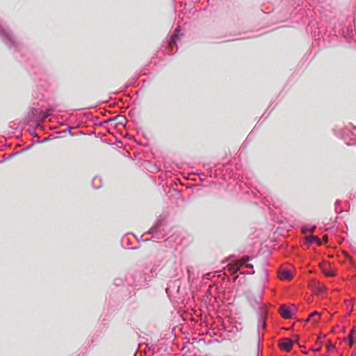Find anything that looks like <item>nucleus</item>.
I'll use <instances>...</instances> for the list:
<instances>
[{
  "mask_svg": "<svg viewBox=\"0 0 356 356\" xmlns=\"http://www.w3.org/2000/svg\"><path fill=\"white\" fill-rule=\"evenodd\" d=\"M0 36L4 44L9 49L15 51L21 50L19 42L15 39L8 27L0 24Z\"/></svg>",
  "mask_w": 356,
  "mask_h": 356,
  "instance_id": "f257e3e1",
  "label": "nucleus"
},
{
  "mask_svg": "<svg viewBox=\"0 0 356 356\" xmlns=\"http://www.w3.org/2000/svg\"><path fill=\"white\" fill-rule=\"evenodd\" d=\"M146 276L142 271H136L130 277L126 278L127 286L141 287L145 285Z\"/></svg>",
  "mask_w": 356,
  "mask_h": 356,
  "instance_id": "f03ea898",
  "label": "nucleus"
},
{
  "mask_svg": "<svg viewBox=\"0 0 356 356\" xmlns=\"http://www.w3.org/2000/svg\"><path fill=\"white\" fill-rule=\"evenodd\" d=\"M40 113H42V110L39 108H32L27 114L26 117V121L28 123L30 122H42V118H40Z\"/></svg>",
  "mask_w": 356,
  "mask_h": 356,
  "instance_id": "7ed1b4c3",
  "label": "nucleus"
},
{
  "mask_svg": "<svg viewBox=\"0 0 356 356\" xmlns=\"http://www.w3.org/2000/svg\"><path fill=\"white\" fill-rule=\"evenodd\" d=\"M181 282L179 280L171 281L168 284V287L165 289L166 293L168 296H170L174 293H178L180 288Z\"/></svg>",
  "mask_w": 356,
  "mask_h": 356,
  "instance_id": "20e7f679",
  "label": "nucleus"
},
{
  "mask_svg": "<svg viewBox=\"0 0 356 356\" xmlns=\"http://www.w3.org/2000/svg\"><path fill=\"white\" fill-rule=\"evenodd\" d=\"M266 320L257 319V348H259V344L262 336H261L260 331L266 330Z\"/></svg>",
  "mask_w": 356,
  "mask_h": 356,
  "instance_id": "39448f33",
  "label": "nucleus"
},
{
  "mask_svg": "<svg viewBox=\"0 0 356 356\" xmlns=\"http://www.w3.org/2000/svg\"><path fill=\"white\" fill-rule=\"evenodd\" d=\"M254 309L256 310L257 319L266 320L268 315V307L266 305L259 306Z\"/></svg>",
  "mask_w": 356,
  "mask_h": 356,
  "instance_id": "423d86ee",
  "label": "nucleus"
},
{
  "mask_svg": "<svg viewBox=\"0 0 356 356\" xmlns=\"http://www.w3.org/2000/svg\"><path fill=\"white\" fill-rule=\"evenodd\" d=\"M293 343H294L293 341H292L288 338H284L280 341L279 346L281 349H282L285 351H289L291 350V348H292Z\"/></svg>",
  "mask_w": 356,
  "mask_h": 356,
  "instance_id": "0eeeda50",
  "label": "nucleus"
},
{
  "mask_svg": "<svg viewBox=\"0 0 356 356\" xmlns=\"http://www.w3.org/2000/svg\"><path fill=\"white\" fill-rule=\"evenodd\" d=\"M263 300V291L259 292L258 294L254 296L253 300L251 301V305L254 309L259 307V306H263L262 304Z\"/></svg>",
  "mask_w": 356,
  "mask_h": 356,
  "instance_id": "6e6552de",
  "label": "nucleus"
},
{
  "mask_svg": "<svg viewBox=\"0 0 356 356\" xmlns=\"http://www.w3.org/2000/svg\"><path fill=\"white\" fill-rule=\"evenodd\" d=\"M280 313L284 318H290L292 317V313L290 309L285 305L280 307Z\"/></svg>",
  "mask_w": 356,
  "mask_h": 356,
  "instance_id": "1a4fd4ad",
  "label": "nucleus"
},
{
  "mask_svg": "<svg viewBox=\"0 0 356 356\" xmlns=\"http://www.w3.org/2000/svg\"><path fill=\"white\" fill-rule=\"evenodd\" d=\"M180 31V26H177L175 30V33L171 35L170 39L168 42V45L170 48H172L174 45H176L177 40L178 38V33Z\"/></svg>",
  "mask_w": 356,
  "mask_h": 356,
  "instance_id": "9d476101",
  "label": "nucleus"
},
{
  "mask_svg": "<svg viewBox=\"0 0 356 356\" xmlns=\"http://www.w3.org/2000/svg\"><path fill=\"white\" fill-rule=\"evenodd\" d=\"M279 277L281 280H289L292 278V275L289 270L282 269L279 272Z\"/></svg>",
  "mask_w": 356,
  "mask_h": 356,
  "instance_id": "9b49d317",
  "label": "nucleus"
},
{
  "mask_svg": "<svg viewBox=\"0 0 356 356\" xmlns=\"http://www.w3.org/2000/svg\"><path fill=\"white\" fill-rule=\"evenodd\" d=\"M161 225V221L158 220L155 223V225L149 229V231L147 233L149 234H153V235L156 234L158 232V229L159 228Z\"/></svg>",
  "mask_w": 356,
  "mask_h": 356,
  "instance_id": "f8f14e48",
  "label": "nucleus"
},
{
  "mask_svg": "<svg viewBox=\"0 0 356 356\" xmlns=\"http://www.w3.org/2000/svg\"><path fill=\"white\" fill-rule=\"evenodd\" d=\"M306 241L307 243H309V244H312L313 243H316L318 245H321V241L320 240V238L316 236H309L306 238Z\"/></svg>",
  "mask_w": 356,
  "mask_h": 356,
  "instance_id": "ddd939ff",
  "label": "nucleus"
},
{
  "mask_svg": "<svg viewBox=\"0 0 356 356\" xmlns=\"http://www.w3.org/2000/svg\"><path fill=\"white\" fill-rule=\"evenodd\" d=\"M316 229V225H304L302 227V232L305 234L307 232H314Z\"/></svg>",
  "mask_w": 356,
  "mask_h": 356,
  "instance_id": "4468645a",
  "label": "nucleus"
},
{
  "mask_svg": "<svg viewBox=\"0 0 356 356\" xmlns=\"http://www.w3.org/2000/svg\"><path fill=\"white\" fill-rule=\"evenodd\" d=\"M110 121H117V123L115 124V126H116L117 124L124 125V124L125 123L127 120L124 117L119 115V116L115 117L113 119H111Z\"/></svg>",
  "mask_w": 356,
  "mask_h": 356,
  "instance_id": "2eb2a0df",
  "label": "nucleus"
},
{
  "mask_svg": "<svg viewBox=\"0 0 356 356\" xmlns=\"http://www.w3.org/2000/svg\"><path fill=\"white\" fill-rule=\"evenodd\" d=\"M51 110L47 109V111H42L40 113V118H42V121H44L46 118L51 115Z\"/></svg>",
  "mask_w": 356,
  "mask_h": 356,
  "instance_id": "dca6fc26",
  "label": "nucleus"
},
{
  "mask_svg": "<svg viewBox=\"0 0 356 356\" xmlns=\"http://www.w3.org/2000/svg\"><path fill=\"white\" fill-rule=\"evenodd\" d=\"M113 284L117 286H121V285H127L126 280H124L122 278H115L113 281Z\"/></svg>",
  "mask_w": 356,
  "mask_h": 356,
  "instance_id": "f3484780",
  "label": "nucleus"
},
{
  "mask_svg": "<svg viewBox=\"0 0 356 356\" xmlns=\"http://www.w3.org/2000/svg\"><path fill=\"white\" fill-rule=\"evenodd\" d=\"M250 260V257H248V256H244L242 258L240 259V260L238 261V264L240 266H245L248 264V262Z\"/></svg>",
  "mask_w": 356,
  "mask_h": 356,
  "instance_id": "a211bd4d",
  "label": "nucleus"
},
{
  "mask_svg": "<svg viewBox=\"0 0 356 356\" xmlns=\"http://www.w3.org/2000/svg\"><path fill=\"white\" fill-rule=\"evenodd\" d=\"M348 339L350 341V346H353L354 344V343L355 342V340L354 339V335H353L352 334L350 333L349 336H348Z\"/></svg>",
  "mask_w": 356,
  "mask_h": 356,
  "instance_id": "6ab92c4d",
  "label": "nucleus"
},
{
  "mask_svg": "<svg viewBox=\"0 0 356 356\" xmlns=\"http://www.w3.org/2000/svg\"><path fill=\"white\" fill-rule=\"evenodd\" d=\"M324 273L327 277H332L334 275V273L332 270H324Z\"/></svg>",
  "mask_w": 356,
  "mask_h": 356,
  "instance_id": "aec40b11",
  "label": "nucleus"
},
{
  "mask_svg": "<svg viewBox=\"0 0 356 356\" xmlns=\"http://www.w3.org/2000/svg\"><path fill=\"white\" fill-rule=\"evenodd\" d=\"M201 341L204 342V343H207V342H206L205 339H203V338H200V339H199L198 342H201ZM212 343V340H209V341H208V342H207V343H208V344H210V343Z\"/></svg>",
  "mask_w": 356,
  "mask_h": 356,
  "instance_id": "412c9836",
  "label": "nucleus"
},
{
  "mask_svg": "<svg viewBox=\"0 0 356 356\" xmlns=\"http://www.w3.org/2000/svg\"><path fill=\"white\" fill-rule=\"evenodd\" d=\"M122 243H127V245H129V244L130 243V241H129V239L128 238L124 237V238H122Z\"/></svg>",
  "mask_w": 356,
  "mask_h": 356,
  "instance_id": "4be33fe9",
  "label": "nucleus"
},
{
  "mask_svg": "<svg viewBox=\"0 0 356 356\" xmlns=\"http://www.w3.org/2000/svg\"><path fill=\"white\" fill-rule=\"evenodd\" d=\"M318 316V312H314L312 313V314H310V316H309V318H312V317H313V316Z\"/></svg>",
  "mask_w": 356,
  "mask_h": 356,
  "instance_id": "5701e85b",
  "label": "nucleus"
},
{
  "mask_svg": "<svg viewBox=\"0 0 356 356\" xmlns=\"http://www.w3.org/2000/svg\"><path fill=\"white\" fill-rule=\"evenodd\" d=\"M350 334H352L353 335L356 334V327L353 328V330L350 332Z\"/></svg>",
  "mask_w": 356,
  "mask_h": 356,
  "instance_id": "b1692460",
  "label": "nucleus"
},
{
  "mask_svg": "<svg viewBox=\"0 0 356 356\" xmlns=\"http://www.w3.org/2000/svg\"><path fill=\"white\" fill-rule=\"evenodd\" d=\"M71 130H72V127H69L65 131H68L71 135L73 136L74 134L72 133Z\"/></svg>",
  "mask_w": 356,
  "mask_h": 356,
  "instance_id": "393cba45",
  "label": "nucleus"
},
{
  "mask_svg": "<svg viewBox=\"0 0 356 356\" xmlns=\"http://www.w3.org/2000/svg\"><path fill=\"white\" fill-rule=\"evenodd\" d=\"M245 266L248 268H253V265L252 264H247Z\"/></svg>",
  "mask_w": 356,
  "mask_h": 356,
  "instance_id": "a878e982",
  "label": "nucleus"
},
{
  "mask_svg": "<svg viewBox=\"0 0 356 356\" xmlns=\"http://www.w3.org/2000/svg\"><path fill=\"white\" fill-rule=\"evenodd\" d=\"M31 134L32 135V136L33 137H36L38 136L37 133L35 132V131H33L32 133H31Z\"/></svg>",
  "mask_w": 356,
  "mask_h": 356,
  "instance_id": "bb28decb",
  "label": "nucleus"
},
{
  "mask_svg": "<svg viewBox=\"0 0 356 356\" xmlns=\"http://www.w3.org/2000/svg\"><path fill=\"white\" fill-rule=\"evenodd\" d=\"M126 248H128V249H132V250H136V249L138 248V247H130V246H128V245Z\"/></svg>",
  "mask_w": 356,
  "mask_h": 356,
  "instance_id": "cd10ccee",
  "label": "nucleus"
},
{
  "mask_svg": "<svg viewBox=\"0 0 356 356\" xmlns=\"http://www.w3.org/2000/svg\"><path fill=\"white\" fill-rule=\"evenodd\" d=\"M254 273V271L253 270L252 272H251V273H248L247 274H248V275H253Z\"/></svg>",
  "mask_w": 356,
  "mask_h": 356,
  "instance_id": "c85d7f7f",
  "label": "nucleus"
},
{
  "mask_svg": "<svg viewBox=\"0 0 356 356\" xmlns=\"http://www.w3.org/2000/svg\"><path fill=\"white\" fill-rule=\"evenodd\" d=\"M30 148H31V147H26V148H25V149H22V151L29 149Z\"/></svg>",
  "mask_w": 356,
  "mask_h": 356,
  "instance_id": "c756f323",
  "label": "nucleus"
},
{
  "mask_svg": "<svg viewBox=\"0 0 356 356\" xmlns=\"http://www.w3.org/2000/svg\"><path fill=\"white\" fill-rule=\"evenodd\" d=\"M340 204V201L337 200V201H336V204Z\"/></svg>",
  "mask_w": 356,
  "mask_h": 356,
  "instance_id": "7c9ffc66",
  "label": "nucleus"
},
{
  "mask_svg": "<svg viewBox=\"0 0 356 356\" xmlns=\"http://www.w3.org/2000/svg\"><path fill=\"white\" fill-rule=\"evenodd\" d=\"M319 350H320V348H316V349L314 350V351H316V352H318V351H319Z\"/></svg>",
  "mask_w": 356,
  "mask_h": 356,
  "instance_id": "2f4dec72",
  "label": "nucleus"
},
{
  "mask_svg": "<svg viewBox=\"0 0 356 356\" xmlns=\"http://www.w3.org/2000/svg\"><path fill=\"white\" fill-rule=\"evenodd\" d=\"M356 133V127L354 128V134H355Z\"/></svg>",
  "mask_w": 356,
  "mask_h": 356,
  "instance_id": "473e14b6",
  "label": "nucleus"
},
{
  "mask_svg": "<svg viewBox=\"0 0 356 356\" xmlns=\"http://www.w3.org/2000/svg\"><path fill=\"white\" fill-rule=\"evenodd\" d=\"M149 240H150V239L147 238V239H144V240H143V241H149Z\"/></svg>",
  "mask_w": 356,
  "mask_h": 356,
  "instance_id": "72a5a7b5",
  "label": "nucleus"
},
{
  "mask_svg": "<svg viewBox=\"0 0 356 356\" xmlns=\"http://www.w3.org/2000/svg\"><path fill=\"white\" fill-rule=\"evenodd\" d=\"M330 348H334V345L331 344V345L330 346Z\"/></svg>",
  "mask_w": 356,
  "mask_h": 356,
  "instance_id": "f704fd0d",
  "label": "nucleus"
},
{
  "mask_svg": "<svg viewBox=\"0 0 356 356\" xmlns=\"http://www.w3.org/2000/svg\"><path fill=\"white\" fill-rule=\"evenodd\" d=\"M330 348H334V345L331 344V345L330 346Z\"/></svg>",
  "mask_w": 356,
  "mask_h": 356,
  "instance_id": "c9c22d12",
  "label": "nucleus"
},
{
  "mask_svg": "<svg viewBox=\"0 0 356 356\" xmlns=\"http://www.w3.org/2000/svg\"><path fill=\"white\" fill-rule=\"evenodd\" d=\"M94 188H99V186H94Z\"/></svg>",
  "mask_w": 356,
  "mask_h": 356,
  "instance_id": "e433bc0d",
  "label": "nucleus"
},
{
  "mask_svg": "<svg viewBox=\"0 0 356 356\" xmlns=\"http://www.w3.org/2000/svg\"><path fill=\"white\" fill-rule=\"evenodd\" d=\"M265 274H266V275H267V270H265Z\"/></svg>",
  "mask_w": 356,
  "mask_h": 356,
  "instance_id": "4c0bfd02",
  "label": "nucleus"
}]
</instances>
